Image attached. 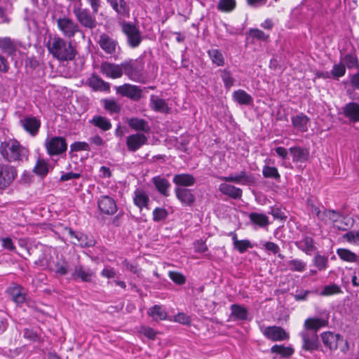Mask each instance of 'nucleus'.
<instances>
[{
    "mask_svg": "<svg viewBox=\"0 0 359 359\" xmlns=\"http://www.w3.org/2000/svg\"><path fill=\"white\" fill-rule=\"evenodd\" d=\"M56 22L58 29L66 38L72 39L80 32L78 23L70 18L65 16L59 18Z\"/></svg>",
    "mask_w": 359,
    "mask_h": 359,
    "instance_id": "0eeeda50",
    "label": "nucleus"
},
{
    "mask_svg": "<svg viewBox=\"0 0 359 359\" xmlns=\"http://www.w3.org/2000/svg\"><path fill=\"white\" fill-rule=\"evenodd\" d=\"M100 72L107 78H121L123 74L122 63L120 65L103 62L100 65Z\"/></svg>",
    "mask_w": 359,
    "mask_h": 359,
    "instance_id": "dca6fc26",
    "label": "nucleus"
},
{
    "mask_svg": "<svg viewBox=\"0 0 359 359\" xmlns=\"http://www.w3.org/2000/svg\"><path fill=\"white\" fill-rule=\"evenodd\" d=\"M151 102L152 104V108L156 111L161 113H168L170 108L168 106V104L163 99L159 98L157 96L151 95Z\"/></svg>",
    "mask_w": 359,
    "mask_h": 359,
    "instance_id": "ea45409f",
    "label": "nucleus"
},
{
    "mask_svg": "<svg viewBox=\"0 0 359 359\" xmlns=\"http://www.w3.org/2000/svg\"><path fill=\"white\" fill-rule=\"evenodd\" d=\"M74 280L81 279L83 282H90L95 276V272L81 265L75 266L74 271L72 274Z\"/></svg>",
    "mask_w": 359,
    "mask_h": 359,
    "instance_id": "c85d7f7f",
    "label": "nucleus"
},
{
    "mask_svg": "<svg viewBox=\"0 0 359 359\" xmlns=\"http://www.w3.org/2000/svg\"><path fill=\"white\" fill-rule=\"evenodd\" d=\"M263 176L266 178L279 180L280 175L276 167L264 165L262 169Z\"/></svg>",
    "mask_w": 359,
    "mask_h": 359,
    "instance_id": "8fccbe9b",
    "label": "nucleus"
},
{
    "mask_svg": "<svg viewBox=\"0 0 359 359\" xmlns=\"http://www.w3.org/2000/svg\"><path fill=\"white\" fill-rule=\"evenodd\" d=\"M70 149L72 151H81L90 150V145L86 142H75L70 145Z\"/></svg>",
    "mask_w": 359,
    "mask_h": 359,
    "instance_id": "052dcab7",
    "label": "nucleus"
},
{
    "mask_svg": "<svg viewBox=\"0 0 359 359\" xmlns=\"http://www.w3.org/2000/svg\"><path fill=\"white\" fill-rule=\"evenodd\" d=\"M313 263L319 271H323L327 266L328 259L325 256L316 255L313 258Z\"/></svg>",
    "mask_w": 359,
    "mask_h": 359,
    "instance_id": "5fc2aeb1",
    "label": "nucleus"
},
{
    "mask_svg": "<svg viewBox=\"0 0 359 359\" xmlns=\"http://www.w3.org/2000/svg\"><path fill=\"white\" fill-rule=\"evenodd\" d=\"M344 115L352 122H359V104L348 102L343 108Z\"/></svg>",
    "mask_w": 359,
    "mask_h": 359,
    "instance_id": "2f4dec72",
    "label": "nucleus"
},
{
    "mask_svg": "<svg viewBox=\"0 0 359 359\" xmlns=\"http://www.w3.org/2000/svg\"><path fill=\"white\" fill-rule=\"evenodd\" d=\"M298 249L311 255L316 250L313 239L309 236H304L300 240L294 243Z\"/></svg>",
    "mask_w": 359,
    "mask_h": 359,
    "instance_id": "7c9ffc66",
    "label": "nucleus"
},
{
    "mask_svg": "<svg viewBox=\"0 0 359 359\" xmlns=\"http://www.w3.org/2000/svg\"><path fill=\"white\" fill-rule=\"evenodd\" d=\"M219 179L226 182H234L243 185H247L254 182V177L245 170H242L238 174H231L229 176H222Z\"/></svg>",
    "mask_w": 359,
    "mask_h": 359,
    "instance_id": "6ab92c4d",
    "label": "nucleus"
},
{
    "mask_svg": "<svg viewBox=\"0 0 359 359\" xmlns=\"http://www.w3.org/2000/svg\"><path fill=\"white\" fill-rule=\"evenodd\" d=\"M0 154L6 161L20 163L28 160L29 151L18 140L9 139L1 143Z\"/></svg>",
    "mask_w": 359,
    "mask_h": 359,
    "instance_id": "f257e3e1",
    "label": "nucleus"
},
{
    "mask_svg": "<svg viewBox=\"0 0 359 359\" xmlns=\"http://www.w3.org/2000/svg\"><path fill=\"white\" fill-rule=\"evenodd\" d=\"M219 191L233 199H239L242 196V189L233 185L222 183L219 186Z\"/></svg>",
    "mask_w": 359,
    "mask_h": 359,
    "instance_id": "473e14b6",
    "label": "nucleus"
},
{
    "mask_svg": "<svg viewBox=\"0 0 359 359\" xmlns=\"http://www.w3.org/2000/svg\"><path fill=\"white\" fill-rule=\"evenodd\" d=\"M233 100L240 104H250L252 102V97L243 90H238L233 93Z\"/></svg>",
    "mask_w": 359,
    "mask_h": 359,
    "instance_id": "a19ab883",
    "label": "nucleus"
},
{
    "mask_svg": "<svg viewBox=\"0 0 359 359\" xmlns=\"http://www.w3.org/2000/svg\"><path fill=\"white\" fill-rule=\"evenodd\" d=\"M17 177L16 168L8 164H0V189H6Z\"/></svg>",
    "mask_w": 359,
    "mask_h": 359,
    "instance_id": "9d476101",
    "label": "nucleus"
},
{
    "mask_svg": "<svg viewBox=\"0 0 359 359\" xmlns=\"http://www.w3.org/2000/svg\"><path fill=\"white\" fill-rule=\"evenodd\" d=\"M346 73L345 65L342 63L336 64L331 70V74L334 78L338 79L343 76Z\"/></svg>",
    "mask_w": 359,
    "mask_h": 359,
    "instance_id": "13d9d810",
    "label": "nucleus"
},
{
    "mask_svg": "<svg viewBox=\"0 0 359 359\" xmlns=\"http://www.w3.org/2000/svg\"><path fill=\"white\" fill-rule=\"evenodd\" d=\"M122 65L123 73L130 80L137 83H144L147 80V73L142 57L124 61Z\"/></svg>",
    "mask_w": 359,
    "mask_h": 359,
    "instance_id": "20e7f679",
    "label": "nucleus"
},
{
    "mask_svg": "<svg viewBox=\"0 0 359 359\" xmlns=\"http://www.w3.org/2000/svg\"><path fill=\"white\" fill-rule=\"evenodd\" d=\"M104 108L110 114L119 113L121 106L114 99H105L103 100Z\"/></svg>",
    "mask_w": 359,
    "mask_h": 359,
    "instance_id": "09e8293b",
    "label": "nucleus"
},
{
    "mask_svg": "<svg viewBox=\"0 0 359 359\" xmlns=\"http://www.w3.org/2000/svg\"><path fill=\"white\" fill-rule=\"evenodd\" d=\"M147 313L149 316L156 320H163L167 318V313L162 306L154 305L149 309Z\"/></svg>",
    "mask_w": 359,
    "mask_h": 359,
    "instance_id": "58836bf2",
    "label": "nucleus"
},
{
    "mask_svg": "<svg viewBox=\"0 0 359 359\" xmlns=\"http://www.w3.org/2000/svg\"><path fill=\"white\" fill-rule=\"evenodd\" d=\"M20 126L31 136L35 137L41 127V121L36 117L27 116L20 121Z\"/></svg>",
    "mask_w": 359,
    "mask_h": 359,
    "instance_id": "a211bd4d",
    "label": "nucleus"
},
{
    "mask_svg": "<svg viewBox=\"0 0 359 359\" xmlns=\"http://www.w3.org/2000/svg\"><path fill=\"white\" fill-rule=\"evenodd\" d=\"M266 250L271 252L273 254H277L280 251L279 246L273 242H266L264 244Z\"/></svg>",
    "mask_w": 359,
    "mask_h": 359,
    "instance_id": "774afa93",
    "label": "nucleus"
},
{
    "mask_svg": "<svg viewBox=\"0 0 359 359\" xmlns=\"http://www.w3.org/2000/svg\"><path fill=\"white\" fill-rule=\"evenodd\" d=\"M348 242L359 245V231H349L343 236Z\"/></svg>",
    "mask_w": 359,
    "mask_h": 359,
    "instance_id": "0e129e2a",
    "label": "nucleus"
},
{
    "mask_svg": "<svg viewBox=\"0 0 359 359\" xmlns=\"http://www.w3.org/2000/svg\"><path fill=\"white\" fill-rule=\"evenodd\" d=\"M47 152L49 155H60L67 151V144L66 140L62 137H53L47 140L45 143Z\"/></svg>",
    "mask_w": 359,
    "mask_h": 359,
    "instance_id": "9b49d317",
    "label": "nucleus"
},
{
    "mask_svg": "<svg viewBox=\"0 0 359 359\" xmlns=\"http://www.w3.org/2000/svg\"><path fill=\"white\" fill-rule=\"evenodd\" d=\"M292 126L302 133L306 132L310 126V118L303 113L291 117Z\"/></svg>",
    "mask_w": 359,
    "mask_h": 359,
    "instance_id": "4be33fe9",
    "label": "nucleus"
},
{
    "mask_svg": "<svg viewBox=\"0 0 359 359\" xmlns=\"http://www.w3.org/2000/svg\"><path fill=\"white\" fill-rule=\"evenodd\" d=\"M127 123L132 129L137 131L148 133L151 130L148 122L142 118L135 117L130 118H128Z\"/></svg>",
    "mask_w": 359,
    "mask_h": 359,
    "instance_id": "72a5a7b5",
    "label": "nucleus"
},
{
    "mask_svg": "<svg viewBox=\"0 0 359 359\" xmlns=\"http://www.w3.org/2000/svg\"><path fill=\"white\" fill-rule=\"evenodd\" d=\"M321 340L323 344L330 351L338 348L339 340L341 337L340 334H334L332 332H324L321 334Z\"/></svg>",
    "mask_w": 359,
    "mask_h": 359,
    "instance_id": "a878e982",
    "label": "nucleus"
},
{
    "mask_svg": "<svg viewBox=\"0 0 359 359\" xmlns=\"http://www.w3.org/2000/svg\"><path fill=\"white\" fill-rule=\"evenodd\" d=\"M0 50L8 56H15L18 50L17 43L8 36L0 37Z\"/></svg>",
    "mask_w": 359,
    "mask_h": 359,
    "instance_id": "412c9836",
    "label": "nucleus"
},
{
    "mask_svg": "<svg viewBox=\"0 0 359 359\" xmlns=\"http://www.w3.org/2000/svg\"><path fill=\"white\" fill-rule=\"evenodd\" d=\"M34 172L41 176H45L48 172V164L43 160H39L34 168Z\"/></svg>",
    "mask_w": 359,
    "mask_h": 359,
    "instance_id": "4d7b16f0",
    "label": "nucleus"
},
{
    "mask_svg": "<svg viewBox=\"0 0 359 359\" xmlns=\"http://www.w3.org/2000/svg\"><path fill=\"white\" fill-rule=\"evenodd\" d=\"M12 299L18 306H21L26 301L24 289L20 285H14L9 288Z\"/></svg>",
    "mask_w": 359,
    "mask_h": 359,
    "instance_id": "e433bc0d",
    "label": "nucleus"
},
{
    "mask_svg": "<svg viewBox=\"0 0 359 359\" xmlns=\"http://www.w3.org/2000/svg\"><path fill=\"white\" fill-rule=\"evenodd\" d=\"M97 43L100 48L111 57L115 60L118 58L121 48L118 41L107 34L103 33L100 35Z\"/></svg>",
    "mask_w": 359,
    "mask_h": 359,
    "instance_id": "423d86ee",
    "label": "nucleus"
},
{
    "mask_svg": "<svg viewBox=\"0 0 359 359\" xmlns=\"http://www.w3.org/2000/svg\"><path fill=\"white\" fill-rule=\"evenodd\" d=\"M236 6V0H219L217 8L222 12L229 13L233 11Z\"/></svg>",
    "mask_w": 359,
    "mask_h": 359,
    "instance_id": "de8ad7c7",
    "label": "nucleus"
},
{
    "mask_svg": "<svg viewBox=\"0 0 359 359\" xmlns=\"http://www.w3.org/2000/svg\"><path fill=\"white\" fill-rule=\"evenodd\" d=\"M270 351L273 354L278 355L281 358H290L294 353V349L291 346L275 344L271 346Z\"/></svg>",
    "mask_w": 359,
    "mask_h": 359,
    "instance_id": "4c0bfd02",
    "label": "nucleus"
},
{
    "mask_svg": "<svg viewBox=\"0 0 359 359\" xmlns=\"http://www.w3.org/2000/svg\"><path fill=\"white\" fill-rule=\"evenodd\" d=\"M97 205L101 213L113 215L117 211V205L111 197L109 196H101L97 200Z\"/></svg>",
    "mask_w": 359,
    "mask_h": 359,
    "instance_id": "f3484780",
    "label": "nucleus"
},
{
    "mask_svg": "<svg viewBox=\"0 0 359 359\" xmlns=\"http://www.w3.org/2000/svg\"><path fill=\"white\" fill-rule=\"evenodd\" d=\"M250 36L261 41H266L269 35L266 34L263 31L259 29H251L249 31Z\"/></svg>",
    "mask_w": 359,
    "mask_h": 359,
    "instance_id": "e2e57ef3",
    "label": "nucleus"
},
{
    "mask_svg": "<svg viewBox=\"0 0 359 359\" xmlns=\"http://www.w3.org/2000/svg\"><path fill=\"white\" fill-rule=\"evenodd\" d=\"M175 194L176 198L182 205L191 206L195 202V196L189 189L183 187H175Z\"/></svg>",
    "mask_w": 359,
    "mask_h": 359,
    "instance_id": "aec40b11",
    "label": "nucleus"
},
{
    "mask_svg": "<svg viewBox=\"0 0 359 359\" xmlns=\"http://www.w3.org/2000/svg\"><path fill=\"white\" fill-rule=\"evenodd\" d=\"M151 182L160 194L165 197H168L170 195L169 189L171 184L166 178L157 175L151 179Z\"/></svg>",
    "mask_w": 359,
    "mask_h": 359,
    "instance_id": "b1692460",
    "label": "nucleus"
},
{
    "mask_svg": "<svg viewBox=\"0 0 359 359\" xmlns=\"http://www.w3.org/2000/svg\"><path fill=\"white\" fill-rule=\"evenodd\" d=\"M290 269L292 271L302 272L306 269V264L300 259H292L288 263Z\"/></svg>",
    "mask_w": 359,
    "mask_h": 359,
    "instance_id": "864d4df0",
    "label": "nucleus"
},
{
    "mask_svg": "<svg viewBox=\"0 0 359 359\" xmlns=\"http://www.w3.org/2000/svg\"><path fill=\"white\" fill-rule=\"evenodd\" d=\"M116 93L127 97L129 99L137 101L141 99L142 96V90L140 87L132 85L130 83H125L122 86L116 87Z\"/></svg>",
    "mask_w": 359,
    "mask_h": 359,
    "instance_id": "ddd939ff",
    "label": "nucleus"
},
{
    "mask_svg": "<svg viewBox=\"0 0 359 359\" xmlns=\"http://www.w3.org/2000/svg\"><path fill=\"white\" fill-rule=\"evenodd\" d=\"M328 321L321 318H309L304 321V327L305 330H309L311 332H316L322 327H326Z\"/></svg>",
    "mask_w": 359,
    "mask_h": 359,
    "instance_id": "cd10ccee",
    "label": "nucleus"
},
{
    "mask_svg": "<svg viewBox=\"0 0 359 359\" xmlns=\"http://www.w3.org/2000/svg\"><path fill=\"white\" fill-rule=\"evenodd\" d=\"M148 137L143 133L131 134L126 137V146L129 151L135 152L147 144Z\"/></svg>",
    "mask_w": 359,
    "mask_h": 359,
    "instance_id": "4468645a",
    "label": "nucleus"
},
{
    "mask_svg": "<svg viewBox=\"0 0 359 359\" xmlns=\"http://www.w3.org/2000/svg\"><path fill=\"white\" fill-rule=\"evenodd\" d=\"M73 13L79 22L84 27L93 29L97 26L96 18L88 8L76 6Z\"/></svg>",
    "mask_w": 359,
    "mask_h": 359,
    "instance_id": "6e6552de",
    "label": "nucleus"
},
{
    "mask_svg": "<svg viewBox=\"0 0 359 359\" xmlns=\"http://www.w3.org/2000/svg\"><path fill=\"white\" fill-rule=\"evenodd\" d=\"M139 333L144 335L150 340H155L158 332L149 326L142 325L140 327Z\"/></svg>",
    "mask_w": 359,
    "mask_h": 359,
    "instance_id": "603ef678",
    "label": "nucleus"
},
{
    "mask_svg": "<svg viewBox=\"0 0 359 359\" xmlns=\"http://www.w3.org/2000/svg\"><path fill=\"white\" fill-rule=\"evenodd\" d=\"M337 254L341 259L347 262H358V256L346 248H339Z\"/></svg>",
    "mask_w": 359,
    "mask_h": 359,
    "instance_id": "79ce46f5",
    "label": "nucleus"
},
{
    "mask_svg": "<svg viewBox=\"0 0 359 359\" xmlns=\"http://www.w3.org/2000/svg\"><path fill=\"white\" fill-rule=\"evenodd\" d=\"M231 317L235 320H245L248 318V311L246 308L239 304H232L230 307Z\"/></svg>",
    "mask_w": 359,
    "mask_h": 359,
    "instance_id": "c9c22d12",
    "label": "nucleus"
},
{
    "mask_svg": "<svg viewBox=\"0 0 359 359\" xmlns=\"http://www.w3.org/2000/svg\"><path fill=\"white\" fill-rule=\"evenodd\" d=\"M35 264L47 268L50 271L60 276H65L69 271L68 262L62 256L59 257L55 251L53 255L51 250L48 253L47 252H45L43 257L36 261Z\"/></svg>",
    "mask_w": 359,
    "mask_h": 359,
    "instance_id": "7ed1b4c3",
    "label": "nucleus"
},
{
    "mask_svg": "<svg viewBox=\"0 0 359 359\" xmlns=\"http://www.w3.org/2000/svg\"><path fill=\"white\" fill-rule=\"evenodd\" d=\"M302 339V348L305 351L312 352L318 348V336L316 332H311L309 330H302L300 333Z\"/></svg>",
    "mask_w": 359,
    "mask_h": 359,
    "instance_id": "2eb2a0df",
    "label": "nucleus"
},
{
    "mask_svg": "<svg viewBox=\"0 0 359 359\" xmlns=\"http://www.w3.org/2000/svg\"><path fill=\"white\" fill-rule=\"evenodd\" d=\"M341 217V215L334 211V210H324L323 211V215L320 217V220L323 222L327 223L329 222H331L333 223L334 227L340 231H346L348 230L350 226H351L353 224V219H346L347 223L345 224H339V219Z\"/></svg>",
    "mask_w": 359,
    "mask_h": 359,
    "instance_id": "1a4fd4ad",
    "label": "nucleus"
},
{
    "mask_svg": "<svg viewBox=\"0 0 359 359\" xmlns=\"http://www.w3.org/2000/svg\"><path fill=\"white\" fill-rule=\"evenodd\" d=\"M122 32L126 36L127 45L132 48H137L142 41V32L135 24L123 21L120 23Z\"/></svg>",
    "mask_w": 359,
    "mask_h": 359,
    "instance_id": "39448f33",
    "label": "nucleus"
},
{
    "mask_svg": "<svg viewBox=\"0 0 359 359\" xmlns=\"http://www.w3.org/2000/svg\"><path fill=\"white\" fill-rule=\"evenodd\" d=\"M249 218L252 222L260 227L266 226L269 224V217L264 214L251 212L249 215Z\"/></svg>",
    "mask_w": 359,
    "mask_h": 359,
    "instance_id": "a18cd8bd",
    "label": "nucleus"
},
{
    "mask_svg": "<svg viewBox=\"0 0 359 359\" xmlns=\"http://www.w3.org/2000/svg\"><path fill=\"white\" fill-rule=\"evenodd\" d=\"M344 63L348 69L358 67V59L352 55H346L344 57Z\"/></svg>",
    "mask_w": 359,
    "mask_h": 359,
    "instance_id": "69168bd1",
    "label": "nucleus"
},
{
    "mask_svg": "<svg viewBox=\"0 0 359 359\" xmlns=\"http://www.w3.org/2000/svg\"><path fill=\"white\" fill-rule=\"evenodd\" d=\"M168 216L167 210L163 208H156L153 210V220L154 222H160L165 219Z\"/></svg>",
    "mask_w": 359,
    "mask_h": 359,
    "instance_id": "6e6d98bb",
    "label": "nucleus"
},
{
    "mask_svg": "<svg viewBox=\"0 0 359 359\" xmlns=\"http://www.w3.org/2000/svg\"><path fill=\"white\" fill-rule=\"evenodd\" d=\"M87 84L95 91H109L110 90V84L96 74H93L88 78Z\"/></svg>",
    "mask_w": 359,
    "mask_h": 359,
    "instance_id": "c756f323",
    "label": "nucleus"
},
{
    "mask_svg": "<svg viewBox=\"0 0 359 359\" xmlns=\"http://www.w3.org/2000/svg\"><path fill=\"white\" fill-rule=\"evenodd\" d=\"M196 178L189 173H180L175 175L172 179L175 187H192L196 183Z\"/></svg>",
    "mask_w": 359,
    "mask_h": 359,
    "instance_id": "393cba45",
    "label": "nucleus"
},
{
    "mask_svg": "<svg viewBox=\"0 0 359 359\" xmlns=\"http://www.w3.org/2000/svg\"><path fill=\"white\" fill-rule=\"evenodd\" d=\"M112 9L121 17L129 18L130 6L126 0H106Z\"/></svg>",
    "mask_w": 359,
    "mask_h": 359,
    "instance_id": "5701e85b",
    "label": "nucleus"
},
{
    "mask_svg": "<svg viewBox=\"0 0 359 359\" xmlns=\"http://www.w3.org/2000/svg\"><path fill=\"white\" fill-rule=\"evenodd\" d=\"M133 200L134 204L142 210L144 208H148L149 197L147 193L141 188H137L133 193Z\"/></svg>",
    "mask_w": 359,
    "mask_h": 359,
    "instance_id": "bb28decb",
    "label": "nucleus"
},
{
    "mask_svg": "<svg viewBox=\"0 0 359 359\" xmlns=\"http://www.w3.org/2000/svg\"><path fill=\"white\" fill-rule=\"evenodd\" d=\"M208 54L212 63L215 64L218 67L224 65V57L220 50L216 48H212L208 51Z\"/></svg>",
    "mask_w": 359,
    "mask_h": 359,
    "instance_id": "c03bdc74",
    "label": "nucleus"
},
{
    "mask_svg": "<svg viewBox=\"0 0 359 359\" xmlns=\"http://www.w3.org/2000/svg\"><path fill=\"white\" fill-rule=\"evenodd\" d=\"M168 276L175 283L180 285L184 284L186 282L185 276L180 272L170 271Z\"/></svg>",
    "mask_w": 359,
    "mask_h": 359,
    "instance_id": "bf43d9fd",
    "label": "nucleus"
},
{
    "mask_svg": "<svg viewBox=\"0 0 359 359\" xmlns=\"http://www.w3.org/2000/svg\"><path fill=\"white\" fill-rule=\"evenodd\" d=\"M338 348L343 354H347L350 350V345L346 340L341 337L339 340Z\"/></svg>",
    "mask_w": 359,
    "mask_h": 359,
    "instance_id": "338daca9",
    "label": "nucleus"
},
{
    "mask_svg": "<svg viewBox=\"0 0 359 359\" xmlns=\"http://www.w3.org/2000/svg\"><path fill=\"white\" fill-rule=\"evenodd\" d=\"M233 247L240 253H244L248 248H252V245L249 240H241Z\"/></svg>",
    "mask_w": 359,
    "mask_h": 359,
    "instance_id": "680f3d73",
    "label": "nucleus"
},
{
    "mask_svg": "<svg viewBox=\"0 0 359 359\" xmlns=\"http://www.w3.org/2000/svg\"><path fill=\"white\" fill-rule=\"evenodd\" d=\"M219 73L224 83L225 88L229 89L231 86H233L235 79L232 76V74L229 70L226 69H220Z\"/></svg>",
    "mask_w": 359,
    "mask_h": 359,
    "instance_id": "49530a36",
    "label": "nucleus"
},
{
    "mask_svg": "<svg viewBox=\"0 0 359 359\" xmlns=\"http://www.w3.org/2000/svg\"><path fill=\"white\" fill-rule=\"evenodd\" d=\"M292 156L293 162L303 163L307 161L309 156V151L305 148L301 147H293L289 149Z\"/></svg>",
    "mask_w": 359,
    "mask_h": 359,
    "instance_id": "f704fd0d",
    "label": "nucleus"
},
{
    "mask_svg": "<svg viewBox=\"0 0 359 359\" xmlns=\"http://www.w3.org/2000/svg\"><path fill=\"white\" fill-rule=\"evenodd\" d=\"M90 122L104 131L111 129V123L108 118L102 116H94Z\"/></svg>",
    "mask_w": 359,
    "mask_h": 359,
    "instance_id": "37998d69",
    "label": "nucleus"
},
{
    "mask_svg": "<svg viewBox=\"0 0 359 359\" xmlns=\"http://www.w3.org/2000/svg\"><path fill=\"white\" fill-rule=\"evenodd\" d=\"M342 291L340 287L336 284H331L324 287L323 290L320 292L321 296H330L341 293Z\"/></svg>",
    "mask_w": 359,
    "mask_h": 359,
    "instance_id": "3c124183",
    "label": "nucleus"
},
{
    "mask_svg": "<svg viewBox=\"0 0 359 359\" xmlns=\"http://www.w3.org/2000/svg\"><path fill=\"white\" fill-rule=\"evenodd\" d=\"M264 336L272 341L288 340L290 334L280 326H268L262 332Z\"/></svg>",
    "mask_w": 359,
    "mask_h": 359,
    "instance_id": "f8f14e48",
    "label": "nucleus"
},
{
    "mask_svg": "<svg viewBox=\"0 0 359 359\" xmlns=\"http://www.w3.org/2000/svg\"><path fill=\"white\" fill-rule=\"evenodd\" d=\"M46 47L49 53L59 61L72 60L76 55L72 44L57 35L49 38Z\"/></svg>",
    "mask_w": 359,
    "mask_h": 359,
    "instance_id": "f03ea898",
    "label": "nucleus"
}]
</instances>
